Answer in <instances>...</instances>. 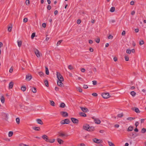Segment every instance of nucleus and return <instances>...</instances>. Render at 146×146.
Instances as JSON below:
<instances>
[{
    "label": "nucleus",
    "mask_w": 146,
    "mask_h": 146,
    "mask_svg": "<svg viewBox=\"0 0 146 146\" xmlns=\"http://www.w3.org/2000/svg\"><path fill=\"white\" fill-rule=\"evenodd\" d=\"M92 82H93V84L94 85H96L97 84V82L96 80H94V81H92Z\"/></svg>",
    "instance_id": "obj_53"
},
{
    "label": "nucleus",
    "mask_w": 146,
    "mask_h": 146,
    "mask_svg": "<svg viewBox=\"0 0 146 146\" xmlns=\"http://www.w3.org/2000/svg\"><path fill=\"white\" fill-rule=\"evenodd\" d=\"M62 41L63 40H62L58 41L57 43V46H59V45H60V43L62 42Z\"/></svg>",
    "instance_id": "obj_38"
},
{
    "label": "nucleus",
    "mask_w": 146,
    "mask_h": 146,
    "mask_svg": "<svg viewBox=\"0 0 146 146\" xmlns=\"http://www.w3.org/2000/svg\"><path fill=\"white\" fill-rule=\"evenodd\" d=\"M57 140L58 142L60 144H62L64 142V141L62 140L60 138L57 139Z\"/></svg>",
    "instance_id": "obj_18"
},
{
    "label": "nucleus",
    "mask_w": 146,
    "mask_h": 146,
    "mask_svg": "<svg viewBox=\"0 0 146 146\" xmlns=\"http://www.w3.org/2000/svg\"><path fill=\"white\" fill-rule=\"evenodd\" d=\"M38 74L40 76H43V75H44V74L42 72H38Z\"/></svg>",
    "instance_id": "obj_47"
},
{
    "label": "nucleus",
    "mask_w": 146,
    "mask_h": 146,
    "mask_svg": "<svg viewBox=\"0 0 146 146\" xmlns=\"http://www.w3.org/2000/svg\"><path fill=\"white\" fill-rule=\"evenodd\" d=\"M60 113L63 117H67L68 116V113L65 111H61Z\"/></svg>",
    "instance_id": "obj_8"
},
{
    "label": "nucleus",
    "mask_w": 146,
    "mask_h": 146,
    "mask_svg": "<svg viewBox=\"0 0 146 146\" xmlns=\"http://www.w3.org/2000/svg\"><path fill=\"white\" fill-rule=\"evenodd\" d=\"M13 68L12 67L9 70V72L11 73H12L13 71Z\"/></svg>",
    "instance_id": "obj_58"
},
{
    "label": "nucleus",
    "mask_w": 146,
    "mask_h": 146,
    "mask_svg": "<svg viewBox=\"0 0 146 146\" xmlns=\"http://www.w3.org/2000/svg\"><path fill=\"white\" fill-rule=\"evenodd\" d=\"M70 121L69 119H66L64 120H62L60 121V123L62 124H69Z\"/></svg>",
    "instance_id": "obj_2"
},
{
    "label": "nucleus",
    "mask_w": 146,
    "mask_h": 146,
    "mask_svg": "<svg viewBox=\"0 0 146 146\" xmlns=\"http://www.w3.org/2000/svg\"><path fill=\"white\" fill-rule=\"evenodd\" d=\"M108 38L109 39H111L113 38V36L112 35H110L108 36Z\"/></svg>",
    "instance_id": "obj_50"
},
{
    "label": "nucleus",
    "mask_w": 146,
    "mask_h": 146,
    "mask_svg": "<svg viewBox=\"0 0 146 146\" xmlns=\"http://www.w3.org/2000/svg\"><path fill=\"white\" fill-rule=\"evenodd\" d=\"M71 119L72 122L74 123L78 124V123L79 120L76 118L72 117L71 118Z\"/></svg>",
    "instance_id": "obj_6"
},
{
    "label": "nucleus",
    "mask_w": 146,
    "mask_h": 146,
    "mask_svg": "<svg viewBox=\"0 0 146 146\" xmlns=\"http://www.w3.org/2000/svg\"><path fill=\"white\" fill-rule=\"evenodd\" d=\"M100 39L99 38H97L96 40V42L97 43H99L100 42Z\"/></svg>",
    "instance_id": "obj_61"
},
{
    "label": "nucleus",
    "mask_w": 146,
    "mask_h": 146,
    "mask_svg": "<svg viewBox=\"0 0 146 146\" xmlns=\"http://www.w3.org/2000/svg\"><path fill=\"white\" fill-rule=\"evenodd\" d=\"M50 104L52 106H54L55 104L54 102L53 101L50 100Z\"/></svg>",
    "instance_id": "obj_28"
},
{
    "label": "nucleus",
    "mask_w": 146,
    "mask_h": 146,
    "mask_svg": "<svg viewBox=\"0 0 146 146\" xmlns=\"http://www.w3.org/2000/svg\"><path fill=\"white\" fill-rule=\"evenodd\" d=\"M13 133L12 131H10L9 133L8 136L9 137L12 136L13 135Z\"/></svg>",
    "instance_id": "obj_37"
},
{
    "label": "nucleus",
    "mask_w": 146,
    "mask_h": 146,
    "mask_svg": "<svg viewBox=\"0 0 146 146\" xmlns=\"http://www.w3.org/2000/svg\"><path fill=\"white\" fill-rule=\"evenodd\" d=\"M102 96L104 98H108L110 97L109 94L108 93H104L102 94Z\"/></svg>",
    "instance_id": "obj_3"
},
{
    "label": "nucleus",
    "mask_w": 146,
    "mask_h": 146,
    "mask_svg": "<svg viewBox=\"0 0 146 146\" xmlns=\"http://www.w3.org/2000/svg\"><path fill=\"white\" fill-rule=\"evenodd\" d=\"M81 71L82 72H84L85 71V70L84 68H82L81 69Z\"/></svg>",
    "instance_id": "obj_64"
},
{
    "label": "nucleus",
    "mask_w": 146,
    "mask_h": 146,
    "mask_svg": "<svg viewBox=\"0 0 146 146\" xmlns=\"http://www.w3.org/2000/svg\"><path fill=\"white\" fill-rule=\"evenodd\" d=\"M88 86L87 85L84 84L83 85V88L84 89H87L88 88Z\"/></svg>",
    "instance_id": "obj_55"
},
{
    "label": "nucleus",
    "mask_w": 146,
    "mask_h": 146,
    "mask_svg": "<svg viewBox=\"0 0 146 146\" xmlns=\"http://www.w3.org/2000/svg\"><path fill=\"white\" fill-rule=\"evenodd\" d=\"M13 82H11L9 84V89L12 88L13 87Z\"/></svg>",
    "instance_id": "obj_17"
},
{
    "label": "nucleus",
    "mask_w": 146,
    "mask_h": 146,
    "mask_svg": "<svg viewBox=\"0 0 146 146\" xmlns=\"http://www.w3.org/2000/svg\"><path fill=\"white\" fill-rule=\"evenodd\" d=\"M132 110L136 112L137 113H139L140 112L139 109L137 108H132Z\"/></svg>",
    "instance_id": "obj_13"
},
{
    "label": "nucleus",
    "mask_w": 146,
    "mask_h": 146,
    "mask_svg": "<svg viewBox=\"0 0 146 146\" xmlns=\"http://www.w3.org/2000/svg\"><path fill=\"white\" fill-rule=\"evenodd\" d=\"M33 129H34L36 131H39L40 130V128L39 127H33Z\"/></svg>",
    "instance_id": "obj_22"
},
{
    "label": "nucleus",
    "mask_w": 146,
    "mask_h": 146,
    "mask_svg": "<svg viewBox=\"0 0 146 146\" xmlns=\"http://www.w3.org/2000/svg\"><path fill=\"white\" fill-rule=\"evenodd\" d=\"M113 60L114 61L116 62L117 61V59L116 57H114L113 58Z\"/></svg>",
    "instance_id": "obj_63"
},
{
    "label": "nucleus",
    "mask_w": 146,
    "mask_h": 146,
    "mask_svg": "<svg viewBox=\"0 0 146 146\" xmlns=\"http://www.w3.org/2000/svg\"><path fill=\"white\" fill-rule=\"evenodd\" d=\"M108 143L110 146H115L114 144L112 142L108 141Z\"/></svg>",
    "instance_id": "obj_31"
},
{
    "label": "nucleus",
    "mask_w": 146,
    "mask_h": 146,
    "mask_svg": "<svg viewBox=\"0 0 146 146\" xmlns=\"http://www.w3.org/2000/svg\"><path fill=\"white\" fill-rule=\"evenodd\" d=\"M35 33H32L31 36V38L33 39L35 36Z\"/></svg>",
    "instance_id": "obj_42"
},
{
    "label": "nucleus",
    "mask_w": 146,
    "mask_h": 146,
    "mask_svg": "<svg viewBox=\"0 0 146 146\" xmlns=\"http://www.w3.org/2000/svg\"><path fill=\"white\" fill-rule=\"evenodd\" d=\"M12 30V27H9L8 28V31L10 32H11Z\"/></svg>",
    "instance_id": "obj_49"
},
{
    "label": "nucleus",
    "mask_w": 146,
    "mask_h": 146,
    "mask_svg": "<svg viewBox=\"0 0 146 146\" xmlns=\"http://www.w3.org/2000/svg\"><path fill=\"white\" fill-rule=\"evenodd\" d=\"M131 51L130 50L127 49L126 50V53L128 54H130L131 53Z\"/></svg>",
    "instance_id": "obj_46"
},
{
    "label": "nucleus",
    "mask_w": 146,
    "mask_h": 146,
    "mask_svg": "<svg viewBox=\"0 0 146 146\" xmlns=\"http://www.w3.org/2000/svg\"><path fill=\"white\" fill-rule=\"evenodd\" d=\"M81 22V21L80 19H78L77 21V23L78 24H80Z\"/></svg>",
    "instance_id": "obj_60"
},
{
    "label": "nucleus",
    "mask_w": 146,
    "mask_h": 146,
    "mask_svg": "<svg viewBox=\"0 0 146 146\" xmlns=\"http://www.w3.org/2000/svg\"><path fill=\"white\" fill-rule=\"evenodd\" d=\"M17 43H18V46H19V47H20L21 46L22 42L21 41H18Z\"/></svg>",
    "instance_id": "obj_29"
},
{
    "label": "nucleus",
    "mask_w": 146,
    "mask_h": 146,
    "mask_svg": "<svg viewBox=\"0 0 146 146\" xmlns=\"http://www.w3.org/2000/svg\"><path fill=\"white\" fill-rule=\"evenodd\" d=\"M65 106V104L64 103L62 102L60 104V107L62 108H64Z\"/></svg>",
    "instance_id": "obj_25"
},
{
    "label": "nucleus",
    "mask_w": 146,
    "mask_h": 146,
    "mask_svg": "<svg viewBox=\"0 0 146 146\" xmlns=\"http://www.w3.org/2000/svg\"><path fill=\"white\" fill-rule=\"evenodd\" d=\"M56 76L58 79L57 81H64V78L60 73L58 72H56Z\"/></svg>",
    "instance_id": "obj_1"
},
{
    "label": "nucleus",
    "mask_w": 146,
    "mask_h": 146,
    "mask_svg": "<svg viewBox=\"0 0 146 146\" xmlns=\"http://www.w3.org/2000/svg\"><path fill=\"white\" fill-rule=\"evenodd\" d=\"M133 129V127L132 126H129L127 129V131H131Z\"/></svg>",
    "instance_id": "obj_24"
},
{
    "label": "nucleus",
    "mask_w": 146,
    "mask_h": 146,
    "mask_svg": "<svg viewBox=\"0 0 146 146\" xmlns=\"http://www.w3.org/2000/svg\"><path fill=\"white\" fill-rule=\"evenodd\" d=\"M28 21V19L27 18H25L23 19V22L24 23H26Z\"/></svg>",
    "instance_id": "obj_54"
},
{
    "label": "nucleus",
    "mask_w": 146,
    "mask_h": 146,
    "mask_svg": "<svg viewBox=\"0 0 146 146\" xmlns=\"http://www.w3.org/2000/svg\"><path fill=\"white\" fill-rule=\"evenodd\" d=\"M62 81H57V84L58 86L62 87L63 86V84L62 82Z\"/></svg>",
    "instance_id": "obj_11"
},
{
    "label": "nucleus",
    "mask_w": 146,
    "mask_h": 146,
    "mask_svg": "<svg viewBox=\"0 0 146 146\" xmlns=\"http://www.w3.org/2000/svg\"><path fill=\"white\" fill-rule=\"evenodd\" d=\"M55 141V139H49L48 138V140H47V142H49L50 143H54Z\"/></svg>",
    "instance_id": "obj_20"
},
{
    "label": "nucleus",
    "mask_w": 146,
    "mask_h": 146,
    "mask_svg": "<svg viewBox=\"0 0 146 146\" xmlns=\"http://www.w3.org/2000/svg\"><path fill=\"white\" fill-rule=\"evenodd\" d=\"M139 124V123L138 121H136L135 122V126L136 127H137L138 125Z\"/></svg>",
    "instance_id": "obj_52"
},
{
    "label": "nucleus",
    "mask_w": 146,
    "mask_h": 146,
    "mask_svg": "<svg viewBox=\"0 0 146 146\" xmlns=\"http://www.w3.org/2000/svg\"><path fill=\"white\" fill-rule=\"evenodd\" d=\"M44 83L46 87H48L49 86L48 82L47 80H46L45 81H44Z\"/></svg>",
    "instance_id": "obj_30"
},
{
    "label": "nucleus",
    "mask_w": 146,
    "mask_h": 146,
    "mask_svg": "<svg viewBox=\"0 0 146 146\" xmlns=\"http://www.w3.org/2000/svg\"><path fill=\"white\" fill-rule=\"evenodd\" d=\"M115 10V7H111L110 9V11L111 12H113Z\"/></svg>",
    "instance_id": "obj_34"
},
{
    "label": "nucleus",
    "mask_w": 146,
    "mask_h": 146,
    "mask_svg": "<svg viewBox=\"0 0 146 146\" xmlns=\"http://www.w3.org/2000/svg\"><path fill=\"white\" fill-rule=\"evenodd\" d=\"M16 121L17 123L18 124H19L20 123V119L19 117L17 118L16 119Z\"/></svg>",
    "instance_id": "obj_39"
},
{
    "label": "nucleus",
    "mask_w": 146,
    "mask_h": 146,
    "mask_svg": "<svg viewBox=\"0 0 146 146\" xmlns=\"http://www.w3.org/2000/svg\"><path fill=\"white\" fill-rule=\"evenodd\" d=\"M45 70H46V75H48L49 74V72L48 71V68L46 66L45 67Z\"/></svg>",
    "instance_id": "obj_26"
},
{
    "label": "nucleus",
    "mask_w": 146,
    "mask_h": 146,
    "mask_svg": "<svg viewBox=\"0 0 146 146\" xmlns=\"http://www.w3.org/2000/svg\"><path fill=\"white\" fill-rule=\"evenodd\" d=\"M77 91H79V92H82V90L80 87H77Z\"/></svg>",
    "instance_id": "obj_35"
},
{
    "label": "nucleus",
    "mask_w": 146,
    "mask_h": 146,
    "mask_svg": "<svg viewBox=\"0 0 146 146\" xmlns=\"http://www.w3.org/2000/svg\"><path fill=\"white\" fill-rule=\"evenodd\" d=\"M51 8V6L50 5H48L47 7V9L48 10H50Z\"/></svg>",
    "instance_id": "obj_56"
},
{
    "label": "nucleus",
    "mask_w": 146,
    "mask_h": 146,
    "mask_svg": "<svg viewBox=\"0 0 146 146\" xmlns=\"http://www.w3.org/2000/svg\"><path fill=\"white\" fill-rule=\"evenodd\" d=\"M32 76L31 75H26V80L27 81H30L32 79Z\"/></svg>",
    "instance_id": "obj_12"
},
{
    "label": "nucleus",
    "mask_w": 146,
    "mask_h": 146,
    "mask_svg": "<svg viewBox=\"0 0 146 146\" xmlns=\"http://www.w3.org/2000/svg\"><path fill=\"white\" fill-rule=\"evenodd\" d=\"M32 92L34 93H36V89L35 88H33L32 90Z\"/></svg>",
    "instance_id": "obj_41"
},
{
    "label": "nucleus",
    "mask_w": 146,
    "mask_h": 146,
    "mask_svg": "<svg viewBox=\"0 0 146 146\" xmlns=\"http://www.w3.org/2000/svg\"><path fill=\"white\" fill-rule=\"evenodd\" d=\"M123 113H122L120 114H118L117 115V117H123Z\"/></svg>",
    "instance_id": "obj_44"
},
{
    "label": "nucleus",
    "mask_w": 146,
    "mask_h": 146,
    "mask_svg": "<svg viewBox=\"0 0 146 146\" xmlns=\"http://www.w3.org/2000/svg\"><path fill=\"white\" fill-rule=\"evenodd\" d=\"M125 61H127L129 60V58L128 56H125Z\"/></svg>",
    "instance_id": "obj_45"
},
{
    "label": "nucleus",
    "mask_w": 146,
    "mask_h": 146,
    "mask_svg": "<svg viewBox=\"0 0 146 146\" xmlns=\"http://www.w3.org/2000/svg\"><path fill=\"white\" fill-rule=\"evenodd\" d=\"M26 4L27 5H29L30 4V1L29 0H27L25 2Z\"/></svg>",
    "instance_id": "obj_43"
},
{
    "label": "nucleus",
    "mask_w": 146,
    "mask_h": 146,
    "mask_svg": "<svg viewBox=\"0 0 146 146\" xmlns=\"http://www.w3.org/2000/svg\"><path fill=\"white\" fill-rule=\"evenodd\" d=\"M42 26L44 28L46 26V24L44 23H42Z\"/></svg>",
    "instance_id": "obj_62"
},
{
    "label": "nucleus",
    "mask_w": 146,
    "mask_h": 146,
    "mask_svg": "<svg viewBox=\"0 0 146 146\" xmlns=\"http://www.w3.org/2000/svg\"><path fill=\"white\" fill-rule=\"evenodd\" d=\"M34 52L35 54L37 57H39L40 56V54L39 50L37 49H34Z\"/></svg>",
    "instance_id": "obj_9"
},
{
    "label": "nucleus",
    "mask_w": 146,
    "mask_h": 146,
    "mask_svg": "<svg viewBox=\"0 0 146 146\" xmlns=\"http://www.w3.org/2000/svg\"><path fill=\"white\" fill-rule=\"evenodd\" d=\"M80 108L84 112H87L89 111V110L87 108L81 107Z\"/></svg>",
    "instance_id": "obj_10"
},
{
    "label": "nucleus",
    "mask_w": 146,
    "mask_h": 146,
    "mask_svg": "<svg viewBox=\"0 0 146 146\" xmlns=\"http://www.w3.org/2000/svg\"><path fill=\"white\" fill-rule=\"evenodd\" d=\"M146 131V129L145 128H143L141 130V132L142 133H145Z\"/></svg>",
    "instance_id": "obj_40"
},
{
    "label": "nucleus",
    "mask_w": 146,
    "mask_h": 146,
    "mask_svg": "<svg viewBox=\"0 0 146 146\" xmlns=\"http://www.w3.org/2000/svg\"><path fill=\"white\" fill-rule=\"evenodd\" d=\"M144 44V42L143 40H142L139 42V44L140 45H141Z\"/></svg>",
    "instance_id": "obj_51"
},
{
    "label": "nucleus",
    "mask_w": 146,
    "mask_h": 146,
    "mask_svg": "<svg viewBox=\"0 0 146 146\" xmlns=\"http://www.w3.org/2000/svg\"><path fill=\"white\" fill-rule=\"evenodd\" d=\"M79 114L80 116L82 117H86V114L84 112H80V113Z\"/></svg>",
    "instance_id": "obj_21"
},
{
    "label": "nucleus",
    "mask_w": 146,
    "mask_h": 146,
    "mask_svg": "<svg viewBox=\"0 0 146 146\" xmlns=\"http://www.w3.org/2000/svg\"><path fill=\"white\" fill-rule=\"evenodd\" d=\"M26 89V87L25 86H23L21 87V90L23 92L25 91Z\"/></svg>",
    "instance_id": "obj_27"
},
{
    "label": "nucleus",
    "mask_w": 146,
    "mask_h": 146,
    "mask_svg": "<svg viewBox=\"0 0 146 146\" xmlns=\"http://www.w3.org/2000/svg\"><path fill=\"white\" fill-rule=\"evenodd\" d=\"M92 119L94 120V121L96 123L99 124L100 123L101 121L99 119L95 118L94 117H92Z\"/></svg>",
    "instance_id": "obj_7"
},
{
    "label": "nucleus",
    "mask_w": 146,
    "mask_h": 146,
    "mask_svg": "<svg viewBox=\"0 0 146 146\" xmlns=\"http://www.w3.org/2000/svg\"><path fill=\"white\" fill-rule=\"evenodd\" d=\"M36 121L38 124L41 125H42L43 124V123L41 119H36Z\"/></svg>",
    "instance_id": "obj_16"
},
{
    "label": "nucleus",
    "mask_w": 146,
    "mask_h": 146,
    "mask_svg": "<svg viewBox=\"0 0 146 146\" xmlns=\"http://www.w3.org/2000/svg\"><path fill=\"white\" fill-rule=\"evenodd\" d=\"M59 136L60 137H63L66 136L67 137L68 136V135L67 134H65L63 133H59Z\"/></svg>",
    "instance_id": "obj_14"
},
{
    "label": "nucleus",
    "mask_w": 146,
    "mask_h": 146,
    "mask_svg": "<svg viewBox=\"0 0 146 146\" xmlns=\"http://www.w3.org/2000/svg\"><path fill=\"white\" fill-rule=\"evenodd\" d=\"M92 95L93 96H94L96 97L97 96H98V94L96 93H93L92 94Z\"/></svg>",
    "instance_id": "obj_59"
},
{
    "label": "nucleus",
    "mask_w": 146,
    "mask_h": 146,
    "mask_svg": "<svg viewBox=\"0 0 146 146\" xmlns=\"http://www.w3.org/2000/svg\"><path fill=\"white\" fill-rule=\"evenodd\" d=\"M42 139H43L44 140L46 141L48 139V137L46 135H43L42 136Z\"/></svg>",
    "instance_id": "obj_15"
},
{
    "label": "nucleus",
    "mask_w": 146,
    "mask_h": 146,
    "mask_svg": "<svg viewBox=\"0 0 146 146\" xmlns=\"http://www.w3.org/2000/svg\"><path fill=\"white\" fill-rule=\"evenodd\" d=\"M90 127L89 125L87 124H85L83 126V129L88 131Z\"/></svg>",
    "instance_id": "obj_5"
},
{
    "label": "nucleus",
    "mask_w": 146,
    "mask_h": 146,
    "mask_svg": "<svg viewBox=\"0 0 146 146\" xmlns=\"http://www.w3.org/2000/svg\"><path fill=\"white\" fill-rule=\"evenodd\" d=\"M135 119V117H129L127 118V120L131 121L132 120L134 119Z\"/></svg>",
    "instance_id": "obj_36"
},
{
    "label": "nucleus",
    "mask_w": 146,
    "mask_h": 146,
    "mask_svg": "<svg viewBox=\"0 0 146 146\" xmlns=\"http://www.w3.org/2000/svg\"><path fill=\"white\" fill-rule=\"evenodd\" d=\"M20 146H29V145L21 143L19 145Z\"/></svg>",
    "instance_id": "obj_57"
},
{
    "label": "nucleus",
    "mask_w": 146,
    "mask_h": 146,
    "mask_svg": "<svg viewBox=\"0 0 146 146\" xmlns=\"http://www.w3.org/2000/svg\"><path fill=\"white\" fill-rule=\"evenodd\" d=\"M68 68L70 70L73 69V67L71 65H69L68 66Z\"/></svg>",
    "instance_id": "obj_48"
},
{
    "label": "nucleus",
    "mask_w": 146,
    "mask_h": 146,
    "mask_svg": "<svg viewBox=\"0 0 146 146\" xmlns=\"http://www.w3.org/2000/svg\"><path fill=\"white\" fill-rule=\"evenodd\" d=\"M3 115L5 118V119L6 120V121H7L8 119V117L7 114L6 113H5Z\"/></svg>",
    "instance_id": "obj_33"
},
{
    "label": "nucleus",
    "mask_w": 146,
    "mask_h": 146,
    "mask_svg": "<svg viewBox=\"0 0 146 146\" xmlns=\"http://www.w3.org/2000/svg\"><path fill=\"white\" fill-rule=\"evenodd\" d=\"M95 130V127L93 126H90L89 131H92Z\"/></svg>",
    "instance_id": "obj_19"
},
{
    "label": "nucleus",
    "mask_w": 146,
    "mask_h": 146,
    "mask_svg": "<svg viewBox=\"0 0 146 146\" xmlns=\"http://www.w3.org/2000/svg\"><path fill=\"white\" fill-rule=\"evenodd\" d=\"M130 94L133 96H134L136 95V93L134 91H132L130 92Z\"/></svg>",
    "instance_id": "obj_32"
},
{
    "label": "nucleus",
    "mask_w": 146,
    "mask_h": 146,
    "mask_svg": "<svg viewBox=\"0 0 146 146\" xmlns=\"http://www.w3.org/2000/svg\"><path fill=\"white\" fill-rule=\"evenodd\" d=\"M1 100L2 103L3 104L4 103L5 101V99L4 97L3 96H1Z\"/></svg>",
    "instance_id": "obj_23"
},
{
    "label": "nucleus",
    "mask_w": 146,
    "mask_h": 146,
    "mask_svg": "<svg viewBox=\"0 0 146 146\" xmlns=\"http://www.w3.org/2000/svg\"><path fill=\"white\" fill-rule=\"evenodd\" d=\"M93 141L94 143H101L103 142L102 140L95 138L93 139Z\"/></svg>",
    "instance_id": "obj_4"
}]
</instances>
